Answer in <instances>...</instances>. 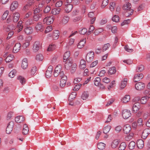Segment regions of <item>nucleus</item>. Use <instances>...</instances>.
<instances>
[{
  "mask_svg": "<svg viewBox=\"0 0 150 150\" xmlns=\"http://www.w3.org/2000/svg\"><path fill=\"white\" fill-rule=\"evenodd\" d=\"M18 6V2L17 1H15L13 2L11 4L10 9L11 10H14L17 8Z\"/></svg>",
  "mask_w": 150,
  "mask_h": 150,
  "instance_id": "obj_18",
  "label": "nucleus"
},
{
  "mask_svg": "<svg viewBox=\"0 0 150 150\" xmlns=\"http://www.w3.org/2000/svg\"><path fill=\"white\" fill-rule=\"evenodd\" d=\"M100 79L99 77H96L94 80V84L96 86H98L100 83Z\"/></svg>",
  "mask_w": 150,
  "mask_h": 150,
  "instance_id": "obj_46",
  "label": "nucleus"
},
{
  "mask_svg": "<svg viewBox=\"0 0 150 150\" xmlns=\"http://www.w3.org/2000/svg\"><path fill=\"white\" fill-rule=\"evenodd\" d=\"M94 13L93 12H90L88 14V16L89 17H90V18H93L90 21L91 24H93L94 23L96 20V18L94 17Z\"/></svg>",
  "mask_w": 150,
  "mask_h": 150,
  "instance_id": "obj_24",
  "label": "nucleus"
},
{
  "mask_svg": "<svg viewBox=\"0 0 150 150\" xmlns=\"http://www.w3.org/2000/svg\"><path fill=\"white\" fill-rule=\"evenodd\" d=\"M145 87V84L141 82L137 83L135 85L136 89L138 90H141L143 89Z\"/></svg>",
  "mask_w": 150,
  "mask_h": 150,
  "instance_id": "obj_10",
  "label": "nucleus"
},
{
  "mask_svg": "<svg viewBox=\"0 0 150 150\" xmlns=\"http://www.w3.org/2000/svg\"><path fill=\"white\" fill-rule=\"evenodd\" d=\"M119 143V142L117 139L114 140L111 143V147L113 148H116L117 146Z\"/></svg>",
  "mask_w": 150,
  "mask_h": 150,
  "instance_id": "obj_36",
  "label": "nucleus"
},
{
  "mask_svg": "<svg viewBox=\"0 0 150 150\" xmlns=\"http://www.w3.org/2000/svg\"><path fill=\"white\" fill-rule=\"evenodd\" d=\"M17 28L18 29V32H20L21 31L23 28V25H22V21H20L18 23L17 25Z\"/></svg>",
  "mask_w": 150,
  "mask_h": 150,
  "instance_id": "obj_43",
  "label": "nucleus"
},
{
  "mask_svg": "<svg viewBox=\"0 0 150 150\" xmlns=\"http://www.w3.org/2000/svg\"><path fill=\"white\" fill-rule=\"evenodd\" d=\"M133 134H129V135L126 136L125 138V140L127 141H129L130 140L133 138Z\"/></svg>",
  "mask_w": 150,
  "mask_h": 150,
  "instance_id": "obj_58",
  "label": "nucleus"
},
{
  "mask_svg": "<svg viewBox=\"0 0 150 150\" xmlns=\"http://www.w3.org/2000/svg\"><path fill=\"white\" fill-rule=\"evenodd\" d=\"M149 134H150V129L148 128L144 129L142 134V138L143 139H146Z\"/></svg>",
  "mask_w": 150,
  "mask_h": 150,
  "instance_id": "obj_13",
  "label": "nucleus"
},
{
  "mask_svg": "<svg viewBox=\"0 0 150 150\" xmlns=\"http://www.w3.org/2000/svg\"><path fill=\"white\" fill-rule=\"evenodd\" d=\"M17 79L23 85L25 83V79L23 77L20 76H18L17 77Z\"/></svg>",
  "mask_w": 150,
  "mask_h": 150,
  "instance_id": "obj_40",
  "label": "nucleus"
},
{
  "mask_svg": "<svg viewBox=\"0 0 150 150\" xmlns=\"http://www.w3.org/2000/svg\"><path fill=\"white\" fill-rule=\"evenodd\" d=\"M76 66L77 65L76 64L74 63L73 64L71 67V73H74L75 72L76 69Z\"/></svg>",
  "mask_w": 150,
  "mask_h": 150,
  "instance_id": "obj_50",
  "label": "nucleus"
},
{
  "mask_svg": "<svg viewBox=\"0 0 150 150\" xmlns=\"http://www.w3.org/2000/svg\"><path fill=\"white\" fill-rule=\"evenodd\" d=\"M61 11V9L60 8H54L52 10V13L55 15H58Z\"/></svg>",
  "mask_w": 150,
  "mask_h": 150,
  "instance_id": "obj_29",
  "label": "nucleus"
},
{
  "mask_svg": "<svg viewBox=\"0 0 150 150\" xmlns=\"http://www.w3.org/2000/svg\"><path fill=\"white\" fill-rule=\"evenodd\" d=\"M23 21L26 25H30L34 23V21L32 19H23Z\"/></svg>",
  "mask_w": 150,
  "mask_h": 150,
  "instance_id": "obj_27",
  "label": "nucleus"
},
{
  "mask_svg": "<svg viewBox=\"0 0 150 150\" xmlns=\"http://www.w3.org/2000/svg\"><path fill=\"white\" fill-rule=\"evenodd\" d=\"M14 58L13 55L10 54L6 58L5 61L6 62H9L12 61Z\"/></svg>",
  "mask_w": 150,
  "mask_h": 150,
  "instance_id": "obj_38",
  "label": "nucleus"
},
{
  "mask_svg": "<svg viewBox=\"0 0 150 150\" xmlns=\"http://www.w3.org/2000/svg\"><path fill=\"white\" fill-rule=\"evenodd\" d=\"M131 113L129 110L125 109L122 111V116L123 118L126 119L130 117Z\"/></svg>",
  "mask_w": 150,
  "mask_h": 150,
  "instance_id": "obj_7",
  "label": "nucleus"
},
{
  "mask_svg": "<svg viewBox=\"0 0 150 150\" xmlns=\"http://www.w3.org/2000/svg\"><path fill=\"white\" fill-rule=\"evenodd\" d=\"M16 73V70L13 69L11 71L9 74V76L11 78L13 77Z\"/></svg>",
  "mask_w": 150,
  "mask_h": 150,
  "instance_id": "obj_53",
  "label": "nucleus"
},
{
  "mask_svg": "<svg viewBox=\"0 0 150 150\" xmlns=\"http://www.w3.org/2000/svg\"><path fill=\"white\" fill-rule=\"evenodd\" d=\"M108 0H103L101 6V8H104L108 4Z\"/></svg>",
  "mask_w": 150,
  "mask_h": 150,
  "instance_id": "obj_56",
  "label": "nucleus"
},
{
  "mask_svg": "<svg viewBox=\"0 0 150 150\" xmlns=\"http://www.w3.org/2000/svg\"><path fill=\"white\" fill-rule=\"evenodd\" d=\"M14 122L13 121L10 122L8 124L7 126L6 132L7 134H10L12 132L14 126Z\"/></svg>",
  "mask_w": 150,
  "mask_h": 150,
  "instance_id": "obj_5",
  "label": "nucleus"
},
{
  "mask_svg": "<svg viewBox=\"0 0 150 150\" xmlns=\"http://www.w3.org/2000/svg\"><path fill=\"white\" fill-rule=\"evenodd\" d=\"M65 62L64 64L65 69L67 70L69 69L73 63L72 59H70L69 60L66 61Z\"/></svg>",
  "mask_w": 150,
  "mask_h": 150,
  "instance_id": "obj_11",
  "label": "nucleus"
},
{
  "mask_svg": "<svg viewBox=\"0 0 150 150\" xmlns=\"http://www.w3.org/2000/svg\"><path fill=\"white\" fill-rule=\"evenodd\" d=\"M43 58V56L42 54H38L36 55V59L38 61H42Z\"/></svg>",
  "mask_w": 150,
  "mask_h": 150,
  "instance_id": "obj_42",
  "label": "nucleus"
},
{
  "mask_svg": "<svg viewBox=\"0 0 150 150\" xmlns=\"http://www.w3.org/2000/svg\"><path fill=\"white\" fill-rule=\"evenodd\" d=\"M25 120V119L22 116H18L15 118V121L19 123L23 122Z\"/></svg>",
  "mask_w": 150,
  "mask_h": 150,
  "instance_id": "obj_28",
  "label": "nucleus"
},
{
  "mask_svg": "<svg viewBox=\"0 0 150 150\" xmlns=\"http://www.w3.org/2000/svg\"><path fill=\"white\" fill-rule=\"evenodd\" d=\"M42 14L41 13L35 14L33 16V21H37L39 20V19L42 17Z\"/></svg>",
  "mask_w": 150,
  "mask_h": 150,
  "instance_id": "obj_41",
  "label": "nucleus"
},
{
  "mask_svg": "<svg viewBox=\"0 0 150 150\" xmlns=\"http://www.w3.org/2000/svg\"><path fill=\"white\" fill-rule=\"evenodd\" d=\"M32 38L30 36H28L26 38L25 42L23 43L22 45V47L23 48H25L29 46Z\"/></svg>",
  "mask_w": 150,
  "mask_h": 150,
  "instance_id": "obj_9",
  "label": "nucleus"
},
{
  "mask_svg": "<svg viewBox=\"0 0 150 150\" xmlns=\"http://www.w3.org/2000/svg\"><path fill=\"white\" fill-rule=\"evenodd\" d=\"M28 132L29 129L27 125L26 124H24L23 125L22 129L23 134L24 135L27 134Z\"/></svg>",
  "mask_w": 150,
  "mask_h": 150,
  "instance_id": "obj_30",
  "label": "nucleus"
},
{
  "mask_svg": "<svg viewBox=\"0 0 150 150\" xmlns=\"http://www.w3.org/2000/svg\"><path fill=\"white\" fill-rule=\"evenodd\" d=\"M9 13V11L8 10L6 11L2 16V19L3 20L6 19Z\"/></svg>",
  "mask_w": 150,
  "mask_h": 150,
  "instance_id": "obj_57",
  "label": "nucleus"
},
{
  "mask_svg": "<svg viewBox=\"0 0 150 150\" xmlns=\"http://www.w3.org/2000/svg\"><path fill=\"white\" fill-rule=\"evenodd\" d=\"M70 56V52L68 51L65 52L64 54L63 57V61L64 62H66V61L69 60V59H71L69 58Z\"/></svg>",
  "mask_w": 150,
  "mask_h": 150,
  "instance_id": "obj_21",
  "label": "nucleus"
},
{
  "mask_svg": "<svg viewBox=\"0 0 150 150\" xmlns=\"http://www.w3.org/2000/svg\"><path fill=\"white\" fill-rule=\"evenodd\" d=\"M60 33L58 30H55L53 31L52 36L53 40L57 39L59 36Z\"/></svg>",
  "mask_w": 150,
  "mask_h": 150,
  "instance_id": "obj_15",
  "label": "nucleus"
},
{
  "mask_svg": "<svg viewBox=\"0 0 150 150\" xmlns=\"http://www.w3.org/2000/svg\"><path fill=\"white\" fill-rule=\"evenodd\" d=\"M73 6L71 4H69L66 5L65 10L66 13H69L72 10Z\"/></svg>",
  "mask_w": 150,
  "mask_h": 150,
  "instance_id": "obj_26",
  "label": "nucleus"
},
{
  "mask_svg": "<svg viewBox=\"0 0 150 150\" xmlns=\"http://www.w3.org/2000/svg\"><path fill=\"white\" fill-rule=\"evenodd\" d=\"M69 19V17L67 16H64L62 20L61 23L62 24H65L67 23Z\"/></svg>",
  "mask_w": 150,
  "mask_h": 150,
  "instance_id": "obj_37",
  "label": "nucleus"
},
{
  "mask_svg": "<svg viewBox=\"0 0 150 150\" xmlns=\"http://www.w3.org/2000/svg\"><path fill=\"white\" fill-rule=\"evenodd\" d=\"M54 19V17L53 16L46 17L43 20L44 24L49 25L52 23Z\"/></svg>",
  "mask_w": 150,
  "mask_h": 150,
  "instance_id": "obj_3",
  "label": "nucleus"
},
{
  "mask_svg": "<svg viewBox=\"0 0 150 150\" xmlns=\"http://www.w3.org/2000/svg\"><path fill=\"white\" fill-rule=\"evenodd\" d=\"M41 47V45L39 41H36L33 44V50L34 52H36L38 51Z\"/></svg>",
  "mask_w": 150,
  "mask_h": 150,
  "instance_id": "obj_6",
  "label": "nucleus"
},
{
  "mask_svg": "<svg viewBox=\"0 0 150 150\" xmlns=\"http://www.w3.org/2000/svg\"><path fill=\"white\" fill-rule=\"evenodd\" d=\"M43 5L42 3L39 4L38 7L34 10V13L35 14L40 13L42 10V8L43 6Z\"/></svg>",
  "mask_w": 150,
  "mask_h": 150,
  "instance_id": "obj_20",
  "label": "nucleus"
},
{
  "mask_svg": "<svg viewBox=\"0 0 150 150\" xmlns=\"http://www.w3.org/2000/svg\"><path fill=\"white\" fill-rule=\"evenodd\" d=\"M86 39L83 38L81 40L78 44L77 47L79 49H81L83 48L86 43Z\"/></svg>",
  "mask_w": 150,
  "mask_h": 150,
  "instance_id": "obj_22",
  "label": "nucleus"
},
{
  "mask_svg": "<svg viewBox=\"0 0 150 150\" xmlns=\"http://www.w3.org/2000/svg\"><path fill=\"white\" fill-rule=\"evenodd\" d=\"M146 96L142 97L140 99V102L142 104H145L148 100Z\"/></svg>",
  "mask_w": 150,
  "mask_h": 150,
  "instance_id": "obj_52",
  "label": "nucleus"
},
{
  "mask_svg": "<svg viewBox=\"0 0 150 150\" xmlns=\"http://www.w3.org/2000/svg\"><path fill=\"white\" fill-rule=\"evenodd\" d=\"M103 31V30L102 28H98L95 30L94 33L95 35H98L99 34L102 32Z\"/></svg>",
  "mask_w": 150,
  "mask_h": 150,
  "instance_id": "obj_54",
  "label": "nucleus"
},
{
  "mask_svg": "<svg viewBox=\"0 0 150 150\" xmlns=\"http://www.w3.org/2000/svg\"><path fill=\"white\" fill-rule=\"evenodd\" d=\"M105 144L104 143L100 142L98 144V148L101 150H103L105 148Z\"/></svg>",
  "mask_w": 150,
  "mask_h": 150,
  "instance_id": "obj_44",
  "label": "nucleus"
},
{
  "mask_svg": "<svg viewBox=\"0 0 150 150\" xmlns=\"http://www.w3.org/2000/svg\"><path fill=\"white\" fill-rule=\"evenodd\" d=\"M53 66L51 65L49 66L48 67L45 74L47 78H49L52 76L53 71Z\"/></svg>",
  "mask_w": 150,
  "mask_h": 150,
  "instance_id": "obj_8",
  "label": "nucleus"
},
{
  "mask_svg": "<svg viewBox=\"0 0 150 150\" xmlns=\"http://www.w3.org/2000/svg\"><path fill=\"white\" fill-rule=\"evenodd\" d=\"M21 44L19 43H17L15 44L13 49V52L14 53L18 52L21 49Z\"/></svg>",
  "mask_w": 150,
  "mask_h": 150,
  "instance_id": "obj_19",
  "label": "nucleus"
},
{
  "mask_svg": "<svg viewBox=\"0 0 150 150\" xmlns=\"http://www.w3.org/2000/svg\"><path fill=\"white\" fill-rule=\"evenodd\" d=\"M135 145V142L133 141L131 142L129 145V147L130 149H132L134 148Z\"/></svg>",
  "mask_w": 150,
  "mask_h": 150,
  "instance_id": "obj_59",
  "label": "nucleus"
},
{
  "mask_svg": "<svg viewBox=\"0 0 150 150\" xmlns=\"http://www.w3.org/2000/svg\"><path fill=\"white\" fill-rule=\"evenodd\" d=\"M28 66V62L27 59L24 58L22 61L21 67L23 69H25L27 68Z\"/></svg>",
  "mask_w": 150,
  "mask_h": 150,
  "instance_id": "obj_23",
  "label": "nucleus"
},
{
  "mask_svg": "<svg viewBox=\"0 0 150 150\" xmlns=\"http://www.w3.org/2000/svg\"><path fill=\"white\" fill-rule=\"evenodd\" d=\"M144 93L146 95L145 96H146L147 99L149 100L150 98V91L148 90H146L144 91Z\"/></svg>",
  "mask_w": 150,
  "mask_h": 150,
  "instance_id": "obj_64",
  "label": "nucleus"
},
{
  "mask_svg": "<svg viewBox=\"0 0 150 150\" xmlns=\"http://www.w3.org/2000/svg\"><path fill=\"white\" fill-rule=\"evenodd\" d=\"M111 128V127L110 125H108L105 127L103 130V132L105 134H107L110 131Z\"/></svg>",
  "mask_w": 150,
  "mask_h": 150,
  "instance_id": "obj_48",
  "label": "nucleus"
},
{
  "mask_svg": "<svg viewBox=\"0 0 150 150\" xmlns=\"http://www.w3.org/2000/svg\"><path fill=\"white\" fill-rule=\"evenodd\" d=\"M139 105L138 103H136L133 105L132 110L134 112L136 113L139 109Z\"/></svg>",
  "mask_w": 150,
  "mask_h": 150,
  "instance_id": "obj_35",
  "label": "nucleus"
},
{
  "mask_svg": "<svg viewBox=\"0 0 150 150\" xmlns=\"http://www.w3.org/2000/svg\"><path fill=\"white\" fill-rule=\"evenodd\" d=\"M94 54L93 52L91 51L88 53L86 56V60L88 62H91L94 57Z\"/></svg>",
  "mask_w": 150,
  "mask_h": 150,
  "instance_id": "obj_4",
  "label": "nucleus"
},
{
  "mask_svg": "<svg viewBox=\"0 0 150 150\" xmlns=\"http://www.w3.org/2000/svg\"><path fill=\"white\" fill-rule=\"evenodd\" d=\"M89 95L87 92H84L81 95V98L83 100H85L88 98Z\"/></svg>",
  "mask_w": 150,
  "mask_h": 150,
  "instance_id": "obj_55",
  "label": "nucleus"
},
{
  "mask_svg": "<svg viewBox=\"0 0 150 150\" xmlns=\"http://www.w3.org/2000/svg\"><path fill=\"white\" fill-rule=\"evenodd\" d=\"M116 70L115 67H112L109 68L108 74L110 75L113 74L115 73Z\"/></svg>",
  "mask_w": 150,
  "mask_h": 150,
  "instance_id": "obj_39",
  "label": "nucleus"
},
{
  "mask_svg": "<svg viewBox=\"0 0 150 150\" xmlns=\"http://www.w3.org/2000/svg\"><path fill=\"white\" fill-rule=\"evenodd\" d=\"M143 77V75L142 73L137 74L134 75V81L136 82L141 80Z\"/></svg>",
  "mask_w": 150,
  "mask_h": 150,
  "instance_id": "obj_16",
  "label": "nucleus"
},
{
  "mask_svg": "<svg viewBox=\"0 0 150 150\" xmlns=\"http://www.w3.org/2000/svg\"><path fill=\"white\" fill-rule=\"evenodd\" d=\"M54 75L55 77L59 76L61 77L65 75L62 69V67L61 65H58L56 66L54 72Z\"/></svg>",
  "mask_w": 150,
  "mask_h": 150,
  "instance_id": "obj_2",
  "label": "nucleus"
},
{
  "mask_svg": "<svg viewBox=\"0 0 150 150\" xmlns=\"http://www.w3.org/2000/svg\"><path fill=\"white\" fill-rule=\"evenodd\" d=\"M76 94L75 92H72L69 95V100L71 101V100L74 99L76 97Z\"/></svg>",
  "mask_w": 150,
  "mask_h": 150,
  "instance_id": "obj_47",
  "label": "nucleus"
},
{
  "mask_svg": "<svg viewBox=\"0 0 150 150\" xmlns=\"http://www.w3.org/2000/svg\"><path fill=\"white\" fill-rule=\"evenodd\" d=\"M61 77V79L60 81V86L61 87H63L66 85L67 77L66 75L63 76Z\"/></svg>",
  "mask_w": 150,
  "mask_h": 150,
  "instance_id": "obj_12",
  "label": "nucleus"
},
{
  "mask_svg": "<svg viewBox=\"0 0 150 150\" xmlns=\"http://www.w3.org/2000/svg\"><path fill=\"white\" fill-rule=\"evenodd\" d=\"M130 99V96L129 95H126L123 97L121 101L122 103H126L129 102Z\"/></svg>",
  "mask_w": 150,
  "mask_h": 150,
  "instance_id": "obj_31",
  "label": "nucleus"
},
{
  "mask_svg": "<svg viewBox=\"0 0 150 150\" xmlns=\"http://www.w3.org/2000/svg\"><path fill=\"white\" fill-rule=\"evenodd\" d=\"M127 81V79L126 78H125L122 80L119 85L120 89H122L125 88L126 86Z\"/></svg>",
  "mask_w": 150,
  "mask_h": 150,
  "instance_id": "obj_17",
  "label": "nucleus"
},
{
  "mask_svg": "<svg viewBox=\"0 0 150 150\" xmlns=\"http://www.w3.org/2000/svg\"><path fill=\"white\" fill-rule=\"evenodd\" d=\"M137 146L139 148H142L144 146V142L141 139L138 140L137 143Z\"/></svg>",
  "mask_w": 150,
  "mask_h": 150,
  "instance_id": "obj_34",
  "label": "nucleus"
},
{
  "mask_svg": "<svg viewBox=\"0 0 150 150\" xmlns=\"http://www.w3.org/2000/svg\"><path fill=\"white\" fill-rule=\"evenodd\" d=\"M13 21L14 22H16L20 18V14L17 12H15L13 15Z\"/></svg>",
  "mask_w": 150,
  "mask_h": 150,
  "instance_id": "obj_25",
  "label": "nucleus"
},
{
  "mask_svg": "<svg viewBox=\"0 0 150 150\" xmlns=\"http://www.w3.org/2000/svg\"><path fill=\"white\" fill-rule=\"evenodd\" d=\"M53 29L52 27V25L48 26L46 28L45 31V33H47L52 31Z\"/></svg>",
  "mask_w": 150,
  "mask_h": 150,
  "instance_id": "obj_61",
  "label": "nucleus"
},
{
  "mask_svg": "<svg viewBox=\"0 0 150 150\" xmlns=\"http://www.w3.org/2000/svg\"><path fill=\"white\" fill-rule=\"evenodd\" d=\"M131 130V127L129 125H125L123 127V130L124 133L126 134H127L129 133Z\"/></svg>",
  "mask_w": 150,
  "mask_h": 150,
  "instance_id": "obj_14",
  "label": "nucleus"
},
{
  "mask_svg": "<svg viewBox=\"0 0 150 150\" xmlns=\"http://www.w3.org/2000/svg\"><path fill=\"white\" fill-rule=\"evenodd\" d=\"M79 67L80 69H84L86 67V63L84 60L82 59L81 60Z\"/></svg>",
  "mask_w": 150,
  "mask_h": 150,
  "instance_id": "obj_32",
  "label": "nucleus"
},
{
  "mask_svg": "<svg viewBox=\"0 0 150 150\" xmlns=\"http://www.w3.org/2000/svg\"><path fill=\"white\" fill-rule=\"evenodd\" d=\"M35 29L38 30L42 31L43 30V27L42 24L40 23H38L35 27Z\"/></svg>",
  "mask_w": 150,
  "mask_h": 150,
  "instance_id": "obj_45",
  "label": "nucleus"
},
{
  "mask_svg": "<svg viewBox=\"0 0 150 150\" xmlns=\"http://www.w3.org/2000/svg\"><path fill=\"white\" fill-rule=\"evenodd\" d=\"M144 70V67L143 65H140L137 66L136 69V71L137 72H140Z\"/></svg>",
  "mask_w": 150,
  "mask_h": 150,
  "instance_id": "obj_49",
  "label": "nucleus"
},
{
  "mask_svg": "<svg viewBox=\"0 0 150 150\" xmlns=\"http://www.w3.org/2000/svg\"><path fill=\"white\" fill-rule=\"evenodd\" d=\"M110 9L111 11L114 10V8L116 7L115 3V2H112L110 3Z\"/></svg>",
  "mask_w": 150,
  "mask_h": 150,
  "instance_id": "obj_60",
  "label": "nucleus"
},
{
  "mask_svg": "<svg viewBox=\"0 0 150 150\" xmlns=\"http://www.w3.org/2000/svg\"><path fill=\"white\" fill-rule=\"evenodd\" d=\"M33 28L30 26L26 28L24 30L25 33L27 35L31 34L33 33Z\"/></svg>",
  "mask_w": 150,
  "mask_h": 150,
  "instance_id": "obj_33",
  "label": "nucleus"
},
{
  "mask_svg": "<svg viewBox=\"0 0 150 150\" xmlns=\"http://www.w3.org/2000/svg\"><path fill=\"white\" fill-rule=\"evenodd\" d=\"M123 9L126 11L125 15L126 17H128L132 14L133 10L131 9V5L129 2L126 3L123 6Z\"/></svg>",
  "mask_w": 150,
  "mask_h": 150,
  "instance_id": "obj_1",
  "label": "nucleus"
},
{
  "mask_svg": "<svg viewBox=\"0 0 150 150\" xmlns=\"http://www.w3.org/2000/svg\"><path fill=\"white\" fill-rule=\"evenodd\" d=\"M56 48V46L54 44H52L49 46L47 50L48 51H51L54 50Z\"/></svg>",
  "mask_w": 150,
  "mask_h": 150,
  "instance_id": "obj_63",
  "label": "nucleus"
},
{
  "mask_svg": "<svg viewBox=\"0 0 150 150\" xmlns=\"http://www.w3.org/2000/svg\"><path fill=\"white\" fill-rule=\"evenodd\" d=\"M124 48L125 50L128 52H132L133 51V50L132 48H130L128 45H125Z\"/></svg>",
  "mask_w": 150,
  "mask_h": 150,
  "instance_id": "obj_62",
  "label": "nucleus"
},
{
  "mask_svg": "<svg viewBox=\"0 0 150 150\" xmlns=\"http://www.w3.org/2000/svg\"><path fill=\"white\" fill-rule=\"evenodd\" d=\"M126 147V144L125 142H122L119 147V150H124Z\"/></svg>",
  "mask_w": 150,
  "mask_h": 150,
  "instance_id": "obj_51",
  "label": "nucleus"
}]
</instances>
